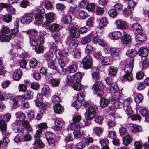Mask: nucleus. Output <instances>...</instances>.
<instances>
[{"label":"nucleus","instance_id":"1","mask_svg":"<svg viewBox=\"0 0 149 149\" xmlns=\"http://www.w3.org/2000/svg\"><path fill=\"white\" fill-rule=\"evenodd\" d=\"M1 34L0 36V39L2 41H8L11 36L9 28L6 26H3L1 30Z\"/></svg>","mask_w":149,"mask_h":149},{"label":"nucleus","instance_id":"2","mask_svg":"<svg viewBox=\"0 0 149 149\" xmlns=\"http://www.w3.org/2000/svg\"><path fill=\"white\" fill-rule=\"evenodd\" d=\"M104 86L103 84L99 81L96 82L92 87V90L99 97L102 96L104 95Z\"/></svg>","mask_w":149,"mask_h":149},{"label":"nucleus","instance_id":"3","mask_svg":"<svg viewBox=\"0 0 149 149\" xmlns=\"http://www.w3.org/2000/svg\"><path fill=\"white\" fill-rule=\"evenodd\" d=\"M134 58H130L127 59V64L124 68L125 74H130L132 72L133 67Z\"/></svg>","mask_w":149,"mask_h":149},{"label":"nucleus","instance_id":"4","mask_svg":"<svg viewBox=\"0 0 149 149\" xmlns=\"http://www.w3.org/2000/svg\"><path fill=\"white\" fill-rule=\"evenodd\" d=\"M82 64L84 68L88 69L91 68L92 65V60L89 55H87L84 57L82 61Z\"/></svg>","mask_w":149,"mask_h":149},{"label":"nucleus","instance_id":"5","mask_svg":"<svg viewBox=\"0 0 149 149\" xmlns=\"http://www.w3.org/2000/svg\"><path fill=\"white\" fill-rule=\"evenodd\" d=\"M34 18L33 13H32L25 14L22 18L21 22L23 24H27L31 22Z\"/></svg>","mask_w":149,"mask_h":149},{"label":"nucleus","instance_id":"6","mask_svg":"<svg viewBox=\"0 0 149 149\" xmlns=\"http://www.w3.org/2000/svg\"><path fill=\"white\" fill-rule=\"evenodd\" d=\"M30 41L31 44L32 46H36L38 45H42L44 42V39L40 36H38L37 38L30 37Z\"/></svg>","mask_w":149,"mask_h":149},{"label":"nucleus","instance_id":"7","mask_svg":"<svg viewBox=\"0 0 149 149\" xmlns=\"http://www.w3.org/2000/svg\"><path fill=\"white\" fill-rule=\"evenodd\" d=\"M68 29L70 32V34L73 37L78 38L80 35L79 29L73 26L72 24L69 25L68 27Z\"/></svg>","mask_w":149,"mask_h":149},{"label":"nucleus","instance_id":"8","mask_svg":"<svg viewBox=\"0 0 149 149\" xmlns=\"http://www.w3.org/2000/svg\"><path fill=\"white\" fill-rule=\"evenodd\" d=\"M95 115V110L92 107H89L85 113L86 119H91L93 118Z\"/></svg>","mask_w":149,"mask_h":149},{"label":"nucleus","instance_id":"9","mask_svg":"<svg viewBox=\"0 0 149 149\" xmlns=\"http://www.w3.org/2000/svg\"><path fill=\"white\" fill-rule=\"evenodd\" d=\"M131 102V101L129 99H126L124 100L125 107L126 108L125 112L128 115H131L133 113L132 110L130 106V104Z\"/></svg>","mask_w":149,"mask_h":149},{"label":"nucleus","instance_id":"10","mask_svg":"<svg viewBox=\"0 0 149 149\" xmlns=\"http://www.w3.org/2000/svg\"><path fill=\"white\" fill-rule=\"evenodd\" d=\"M123 36L121 37V41L122 42L125 44L130 43L132 41L131 36L126 34V33L125 32H123Z\"/></svg>","mask_w":149,"mask_h":149},{"label":"nucleus","instance_id":"11","mask_svg":"<svg viewBox=\"0 0 149 149\" xmlns=\"http://www.w3.org/2000/svg\"><path fill=\"white\" fill-rule=\"evenodd\" d=\"M46 139L49 143H53L56 140V136L53 133L47 132L45 133Z\"/></svg>","mask_w":149,"mask_h":149},{"label":"nucleus","instance_id":"12","mask_svg":"<svg viewBox=\"0 0 149 149\" xmlns=\"http://www.w3.org/2000/svg\"><path fill=\"white\" fill-rule=\"evenodd\" d=\"M15 27L14 28L12 29L10 35L11 36V38L15 37V36L17 34V33L18 32L19 30L18 28L19 26V24L17 21H15L14 23Z\"/></svg>","mask_w":149,"mask_h":149},{"label":"nucleus","instance_id":"13","mask_svg":"<svg viewBox=\"0 0 149 149\" xmlns=\"http://www.w3.org/2000/svg\"><path fill=\"white\" fill-rule=\"evenodd\" d=\"M115 23L117 26V28L120 29H125L127 27L126 23L125 22L120 20H117Z\"/></svg>","mask_w":149,"mask_h":149},{"label":"nucleus","instance_id":"14","mask_svg":"<svg viewBox=\"0 0 149 149\" xmlns=\"http://www.w3.org/2000/svg\"><path fill=\"white\" fill-rule=\"evenodd\" d=\"M55 126L54 127V129L55 131H58L63 126V123L58 120H56L55 121Z\"/></svg>","mask_w":149,"mask_h":149},{"label":"nucleus","instance_id":"15","mask_svg":"<svg viewBox=\"0 0 149 149\" xmlns=\"http://www.w3.org/2000/svg\"><path fill=\"white\" fill-rule=\"evenodd\" d=\"M131 28L136 33H140L141 31V27L138 23L133 24L131 26Z\"/></svg>","mask_w":149,"mask_h":149},{"label":"nucleus","instance_id":"16","mask_svg":"<svg viewBox=\"0 0 149 149\" xmlns=\"http://www.w3.org/2000/svg\"><path fill=\"white\" fill-rule=\"evenodd\" d=\"M137 34L135 37L136 40L139 41H144L146 40V35L141 33H137Z\"/></svg>","mask_w":149,"mask_h":149},{"label":"nucleus","instance_id":"17","mask_svg":"<svg viewBox=\"0 0 149 149\" xmlns=\"http://www.w3.org/2000/svg\"><path fill=\"white\" fill-rule=\"evenodd\" d=\"M92 35H89L82 38L81 42L83 44L89 43L91 40Z\"/></svg>","mask_w":149,"mask_h":149},{"label":"nucleus","instance_id":"18","mask_svg":"<svg viewBox=\"0 0 149 149\" xmlns=\"http://www.w3.org/2000/svg\"><path fill=\"white\" fill-rule=\"evenodd\" d=\"M93 41L94 43H98L99 45L102 46H104V45L103 40L101 39L100 37L98 36H95L93 38Z\"/></svg>","mask_w":149,"mask_h":149},{"label":"nucleus","instance_id":"19","mask_svg":"<svg viewBox=\"0 0 149 149\" xmlns=\"http://www.w3.org/2000/svg\"><path fill=\"white\" fill-rule=\"evenodd\" d=\"M139 55L143 57H146L148 54V52L147 49L142 47L140 48L138 52Z\"/></svg>","mask_w":149,"mask_h":149},{"label":"nucleus","instance_id":"20","mask_svg":"<svg viewBox=\"0 0 149 149\" xmlns=\"http://www.w3.org/2000/svg\"><path fill=\"white\" fill-rule=\"evenodd\" d=\"M108 21L107 18L105 17H104L101 19L99 22L100 27L102 28L105 26L107 24Z\"/></svg>","mask_w":149,"mask_h":149},{"label":"nucleus","instance_id":"21","mask_svg":"<svg viewBox=\"0 0 149 149\" xmlns=\"http://www.w3.org/2000/svg\"><path fill=\"white\" fill-rule=\"evenodd\" d=\"M74 134L75 137L77 138H81V136L84 134V131L80 129H74Z\"/></svg>","mask_w":149,"mask_h":149},{"label":"nucleus","instance_id":"22","mask_svg":"<svg viewBox=\"0 0 149 149\" xmlns=\"http://www.w3.org/2000/svg\"><path fill=\"white\" fill-rule=\"evenodd\" d=\"M35 21L38 24H40L43 20V17L41 14H38L35 16Z\"/></svg>","mask_w":149,"mask_h":149},{"label":"nucleus","instance_id":"23","mask_svg":"<svg viewBox=\"0 0 149 149\" xmlns=\"http://www.w3.org/2000/svg\"><path fill=\"white\" fill-rule=\"evenodd\" d=\"M77 66L75 65H73L69 66L68 67V70L67 71L66 74H70L74 73L77 71Z\"/></svg>","mask_w":149,"mask_h":149},{"label":"nucleus","instance_id":"24","mask_svg":"<svg viewBox=\"0 0 149 149\" xmlns=\"http://www.w3.org/2000/svg\"><path fill=\"white\" fill-rule=\"evenodd\" d=\"M22 125L25 128L27 129L30 131H32V128L28 121L26 120H24L22 121Z\"/></svg>","mask_w":149,"mask_h":149},{"label":"nucleus","instance_id":"25","mask_svg":"<svg viewBox=\"0 0 149 149\" xmlns=\"http://www.w3.org/2000/svg\"><path fill=\"white\" fill-rule=\"evenodd\" d=\"M45 17L46 21L49 22H52L54 21V14L50 12L45 15Z\"/></svg>","mask_w":149,"mask_h":149},{"label":"nucleus","instance_id":"26","mask_svg":"<svg viewBox=\"0 0 149 149\" xmlns=\"http://www.w3.org/2000/svg\"><path fill=\"white\" fill-rule=\"evenodd\" d=\"M34 144L36 146L40 148H42L45 146L43 143L39 139H36L34 142Z\"/></svg>","mask_w":149,"mask_h":149},{"label":"nucleus","instance_id":"27","mask_svg":"<svg viewBox=\"0 0 149 149\" xmlns=\"http://www.w3.org/2000/svg\"><path fill=\"white\" fill-rule=\"evenodd\" d=\"M72 18L71 15H65L63 19V22L65 24H70L71 22Z\"/></svg>","mask_w":149,"mask_h":149},{"label":"nucleus","instance_id":"28","mask_svg":"<svg viewBox=\"0 0 149 149\" xmlns=\"http://www.w3.org/2000/svg\"><path fill=\"white\" fill-rule=\"evenodd\" d=\"M123 143L125 145H127L131 142V138L130 136H125L123 139Z\"/></svg>","mask_w":149,"mask_h":149},{"label":"nucleus","instance_id":"29","mask_svg":"<svg viewBox=\"0 0 149 149\" xmlns=\"http://www.w3.org/2000/svg\"><path fill=\"white\" fill-rule=\"evenodd\" d=\"M109 102V101L107 99L102 98L101 99L100 105L102 107H105L108 105Z\"/></svg>","mask_w":149,"mask_h":149},{"label":"nucleus","instance_id":"30","mask_svg":"<svg viewBox=\"0 0 149 149\" xmlns=\"http://www.w3.org/2000/svg\"><path fill=\"white\" fill-rule=\"evenodd\" d=\"M110 86V90L111 93H114L118 92V89L116 83H113Z\"/></svg>","mask_w":149,"mask_h":149},{"label":"nucleus","instance_id":"31","mask_svg":"<svg viewBox=\"0 0 149 149\" xmlns=\"http://www.w3.org/2000/svg\"><path fill=\"white\" fill-rule=\"evenodd\" d=\"M112 37L115 39H118L122 36V34L120 31H116L112 33Z\"/></svg>","mask_w":149,"mask_h":149},{"label":"nucleus","instance_id":"32","mask_svg":"<svg viewBox=\"0 0 149 149\" xmlns=\"http://www.w3.org/2000/svg\"><path fill=\"white\" fill-rule=\"evenodd\" d=\"M33 94L31 91L29 90L24 95V97L27 99H29L33 98Z\"/></svg>","mask_w":149,"mask_h":149},{"label":"nucleus","instance_id":"33","mask_svg":"<svg viewBox=\"0 0 149 149\" xmlns=\"http://www.w3.org/2000/svg\"><path fill=\"white\" fill-rule=\"evenodd\" d=\"M72 54L74 57L77 59H79L81 57V53L78 50L74 49L73 50L72 52Z\"/></svg>","mask_w":149,"mask_h":149},{"label":"nucleus","instance_id":"34","mask_svg":"<svg viewBox=\"0 0 149 149\" xmlns=\"http://www.w3.org/2000/svg\"><path fill=\"white\" fill-rule=\"evenodd\" d=\"M118 68L114 66L110 67L109 70V73L110 74H116L117 73Z\"/></svg>","mask_w":149,"mask_h":149},{"label":"nucleus","instance_id":"35","mask_svg":"<svg viewBox=\"0 0 149 149\" xmlns=\"http://www.w3.org/2000/svg\"><path fill=\"white\" fill-rule=\"evenodd\" d=\"M29 64L31 68H33L36 67L37 65V60L34 58H32L30 60Z\"/></svg>","mask_w":149,"mask_h":149},{"label":"nucleus","instance_id":"36","mask_svg":"<svg viewBox=\"0 0 149 149\" xmlns=\"http://www.w3.org/2000/svg\"><path fill=\"white\" fill-rule=\"evenodd\" d=\"M122 93L120 92H117L114 93L113 98L116 100L118 101L122 99Z\"/></svg>","mask_w":149,"mask_h":149},{"label":"nucleus","instance_id":"37","mask_svg":"<svg viewBox=\"0 0 149 149\" xmlns=\"http://www.w3.org/2000/svg\"><path fill=\"white\" fill-rule=\"evenodd\" d=\"M45 103L43 104V106H42L39 108L40 113V114H43L45 113V111L46 109V106L48 103V100L45 101Z\"/></svg>","mask_w":149,"mask_h":149},{"label":"nucleus","instance_id":"38","mask_svg":"<svg viewBox=\"0 0 149 149\" xmlns=\"http://www.w3.org/2000/svg\"><path fill=\"white\" fill-rule=\"evenodd\" d=\"M109 114L115 118H120V115L117 113H116L115 111L113 109H110L109 111Z\"/></svg>","mask_w":149,"mask_h":149},{"label":"nucleus","instance_id":"39","mask_svg":"<svg viewBox=\"0 0 149 149\" xmlns=\"http://www.w3.org/2000/svg\"><path fill=\"white\" fill-rule=\"evenodd\" d=\"M93 131L95 132L97 136H99L102 134L103 130L101 128L95 127L93 128Z\"/></svg>","mask_w":149,"mask_h":149},{"label":"nucleus","instance_id":"40","mask_svg":"<svg viewBox=\"0 0 149 149\" xmlns=\"http://www.w3.org/2000/svg\"><path fill=\"white\" fill-rule=\"evenodd\" d=\"M60 79L58 78H54L51 81V83L54 86L56 87L59 85L60 83Z\"/></svg>","mask_w":149,"mask_h":149},{"label":"nucleus","instance_id":"41","mask_svg":"<svg viewBox=\"0 0 149 149\" xmlns=\"http://www.w3.org/2000/svg\"><path fill=\"white\" fill-rule=\"evenodd\" d=\"M124 101L123 103L121 102L117 101L114 103V107L116 108H123L125 107Z\"/></svg>","mask_w":149,"mask_h":149},{"label":"nucleus","instance_id":"42","mask_svg":"<svg viewBox=\"0 0 149 149\" xmlns=\"http://www.w3.org/2000/svg\"><path fill=\"white\" fill-rule=\"evenodd\" d=\"M132 127L133 129L136 130V131L138 132H141L143 130L141 126L136 124H132Z\"/></svg>","mask_w":149,"mask_h":149},{"label":"nucleus","instance_id":"43","mask_svg":"<svg viewBox=\"0 0 149 149\" xmlns=\"http://www.w3.org/2000/svg\"><path fill=\"white\" fill-rule=\"evenodd\" d=\"M61 110V106L60 104H56L54 107V110L56 113H59Z\"/></svg>","mask_w":149,"mask_h":149},{"label":"nucleus","instance_id":"44","mask_svg":"<svg viewBox=\"0 0 149 149\" xmlns=\"http://www.w3.org/2000/svg\"><path fill=\"white\" fill-rule=\"evenodd\" d=\"M111 53L113 56H118L119 55V51L114 48H111L110 50Z\"/></svg>","mask_w":149,"mask_h":149},{"label":"nucleus","instance_id":"45","mask_svg":"<svg viewBox=\"0 0 149 149\" xmlns=\"http://www.w3.org/2000/svg\"><path fill=\"white\" fill-rule=\"evenodd\" d=\"M35 47V51L37 53H41L43 51V48L42 45H38L34 46Z\"/></svg>","mask_w":149,"mask_h":149},{"label":"nucleus","instance_id":"46","mask_svg":"<svg viewBox=\"0 0 149 149\" xmlns=\"http://www.w3.org/2000/svg\"><path fill=\"white\" fill-rule=\"evenodd\" d=\"M143 99V97L141 94H137L135 97V101L136 103H140Z\"/></svg>","mask_w":149,"mask_h":149},{"label":"nucleus","instance_id":"47","mask_svg":"<svg viewBox=\"0 0 149 149\" xmlns=\"http://www.w3.org/2000/svg\"><path fill=\"white\" fill-rule=\"evenodd\" d=\"M15 115L17 116V118H20L24 120L25 119L26 115L22 112H17L16 113Z\"/></svg>","mask_w":149,"mask_h":149},{"label":"nucleus","instance_id":"48","mask_svg":"<svg viewBox=\"0 0 149 149\" xmlns=\"http://www.w3.org/2000/svg\"><path fill=\"white\" fill-rule=\"evenodd\" d=\"M59 26L57 24L54 23L52 24L50 26V30L52 31H58L59 29Z\"/></svg>","mask_w":149,"mask_h":149},{"label":"nucleus","instance_id":"49","mask_svg":"<svg viewBox=\"0 0 149 149\" xmlns=\"http://www.w3.org/2000/svg\"><path fill=\"white\" fill-rule=\"evenodd\" d=\"M138 53V52L135 49H130L128 51V54L130 58H133L132 57L135 56Z\"/></svg>","mask_w":149,"mask_h":149},{"label":"nucleus","instance_id":"50","mask_svg":"<svg viewBox=\"0 0 149 149\" xmlns=\"http://www.w3.org/2000/svg\"><path fill=\"white\" fill-rule=\"evenodd\" d=\"M79 15L83 19H85L88 17V15L85 11L82 10L79 13Z\"/></svg>","mask_w":149,"mask_h":149},{"label":"nucleus","instance_id":"51","mask_svg":"<svg viewBox=\"0 0 149 149\" xmlns=\"http://www.w3.org/2000/svg\"><path fill=\"white\" fill-rule=\"evenodd\" d=\"M18 89L19 92H25L27 90V86L23 84H19L18 86Z\"/></svg>","mask_w":149,"mask_h":149},{"label":"nucleus","instance_id":"52","mask_svg":"<svg viewBox=\"0 0 149 149\" xmlns=\"http://www.w3.org/2000/svg\"><path fill=\"white\" fill-rule=\"evenodd\" d=\"M108 14L110 17H115L117 15V12L115 10L112 9L109 10Z\"/></svg>","mask_w":149,"mask_h":149},{"label":"nucleus","instance_id":"53","mask_svg":"<svg viewBox=\"0 0 149 149\" xmlns=\"http://www.w3.org/2000/svg\"><path fill=\"white\" fill-rule=\"evenodd\" d=\"M86 7L88 11H93L94 10L95 5L93 3H91L88 4L86 6Z\"/></svg>","mask_w":149,"mask_h":149},{"label":"nucleus","instance_id":"54","mask_svg":"<svg viewBox=\"0 0 149 149\" xmlns=\"http://www.w3.org/2000/svg\"><path fill=\"white\" fill-rule=\"evenodd\" d=\"M72 88L75 90L79 91L81 88V84L79 82L74 83L72 86Z\"/></svg>","mask_w":149,"mask_h":149},{"label":"nucleus","instance_id":"55","mask_svg":"<svg viewBox=\"0 0 149 149\" xmlns=\"http://www.w3.org/2000/svg\"><path fill=\"white\" fill-rule=\"evenodd\" d=\"M49 91V88L48 86L47 85H45L43 88L42 91V93L44 95L47 94Z\"/></svg>","mask_w":149,"mask_h":149},{"label":"nucleus","instance_id":"56","mask_svg":"<svg viewBox=\"0 0 149 149\" xmlns=\"http://www.w3.org/2000/svg\"><path fill=\"white\" fill-rule=\"evenodd\" d=\"M49 67L53 69H56L57 68L55 66L54 61L51 60H49L48 62Z\"/></svg>","mask_w":149,"mask_h":149},{"label":"nucleus","instance_id":"57","mask_svg":"<svg viewBox=\"0 0 149 149\" xmlns=\"http://www.w3.org/2000/svg\"><path fill=\"white\" fill-rule=\"evenodd\" d=\"M93 50V47L92 45L89 44H87L85 48V52L87 53H90Z\"/></svg>","mask_w":149,"mask_h":149},{"label":"nucleus","instance_id":"58","mask_svg":"<svg viewBox=\"0 0 149 149\" xmlns=\"http://www.w3.org/2000/svg\"><path fill=\"white\" fill-rule=\"evenodd\" d=\"M85 143L83 141H81L76 144V148L77 149H81L85 146Z\"/></svg>","mask_w":149,"mask_h":149},{"label":"nucleus","instance_id":"59","mask_svg":"<svg viewBox=\"0 0 149 149\" xmlns=\"http://www.w3.org/2000/svg\"><path fill=\"white\" fill-rule=\"evenodd\" d=\"M73 126L74 129H80V128L83 127V124L80 122L75 123L73 124Z\"/></svg>","mask_w":149,"mask_h":149},{"label":"nucleus","instance_id":"60","mask_svg":"<svg viewBox=\"0 0 149 149\" xmlns=\"http://www.w3.org/2000/svg\"><path fill=\"white\" fill-rule=\"evenodd\" d=\"M109 59L106 57H104L102 59V64L103 65H107L109 64Z\"/></svg>","mask_w":149,"mask_h":149},{"label":"nucleus","instance_id":"61","mask_svg":"<svg viewBox=\"0 0 149 149\" xmlns=\"http://www.w3.org/2000/svg\"><path fill=\"white\" fill-rule=\"evenodd\" d=\"M93 56L96 59H99L101 58L102 54L100 52L96 51L94 53Z\"/></svg>","mask_w":149,"mask_h":149},{"label":"nucleus","instance_id":"62","mask_svg":"<svg viewBox=\"0 0 149 149\" xmlns=\"http://www.w3.org/2000/svg\"><path fill=\"white\" fill-rule=\"evenodd\" d=\"M0 127L3 131H5L6 129V124L3 120L0 121Z\"/></svg>","mask_w":149,"mask_h":149},{"label":"nucleus","instance_id":"63","mask_svg":"<svg viewBox=\"0 0 149 149\" xmlns=\"http://www.w3.org/2000/svg\"><path fill=\"white\" fill-rule=\"evenodd\" d=\"M108 142V140L106 139H103L100 141L101 145L103 147L107 146L109 143Z\"/></svg>","mask_w":149,"mask_h":149},{"label":"nucleus","instance_id":"64","mask_svg":"<svg viewBox=\"0 0 149 149\" xmlns=\"http://www.w3.org/2000/svg\"><path fill=\"white\" fill-rule=\"evenodd\" d=\"M143 65L144 68H149V59L145 58L143 61Z\"/></svg>","mask_w":149,"mask_h":149}]
</instances>
